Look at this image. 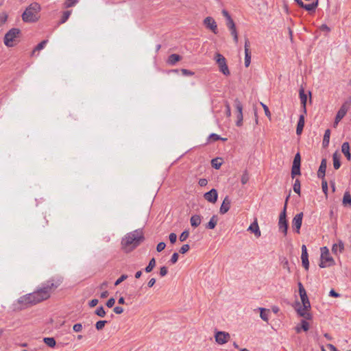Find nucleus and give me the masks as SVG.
<instances>
[{
  "mask_svg": "<svg viewBox=\"0 0 351 351\" xmlns=\"http://www.w3.org/2000/svg\"><path fill=\"white\" fill-rule=\"evenodd\" d=\"M113 311L116 314H121L123 312V308L121 306H115Z\"/></svg>",
  "mask_w": 351,
  "mask_h": 351,
  "instance_id": "nucleus-59",
  "label": "nucleus"
},
{
  "mask_svg": "<svg viewBox=\"0 0 351 351\" xmlns=\"http://www.w3.org/2000/svg\"><path fill=\"white\" fill-rule=\"evenodd\" d=\"M181 72L184 75H193L194 74L193 72L185 69H182L181 70Z\"/></svg>",
  "mask_w": 351,
  "mask_h": 351,
  "instance_id": "nucleus-60",
  "label": "nucleus"
},
{
  "mask_svg": "<svg viewBox=\"0 0 351 351\" xmlns=\"http://www.w3.org/2000/svg\"><path fill=\"white\" fill-rule=\"evenodd\" d=\"M143 240V234L141 230H136L127 233L121 240L122 250L130 252L135 249Z\"/></svg>",
  "mask_w": 351,
  "mask_h": 351,
  "instance_id": "nucleus-2",
  "label": "nucleus"
},
{
  "mask_svg": "<svg viewBox=\"0 0 351 351\" xmlns=\"http://www.w3.org/2000/svg\"><path fill=\"white\" fill-rule=\"evenodd\" d=\"M282 267L287 269L289 273L291 272L290 268L289 267V262L286 258H285L284 261L282 262Z\"/></svg>",
  "mask_w": 351,
  "mask_h": 351,
  "instance_id": "nucleus-55",
  "label": "nucleus"
},
{
  "mask_svg": "<svg viewBox=\"0 0 351 351\" xmlns=\"http://www.w3.org/2000/svg\"><path fill=\"white\" fill-rule=\"evenodd\" d=\"M301 162V156L299 152H298L294 157L293 165H300Z\"/></svg>",
  "mask_w": 351,
  "mask_h": 351,
  "instance_id": "nucleus-43",
  "label": "nucleus"
},
{
  "mask_svg": "<svg viewBox=\"0 0 351 351\" xmlns=\"http://www.w3.org/2000/svg\"><path fill=\"white\" fill-rule=\"evenodd\" d=\"M198 183H199V186H204L208 184V181L206 179L202 178L199 180Z\"/></svg>",
  "mask_w": 351,
  "mask_h": 351,
  "instance_id": "nucleus-64",
  "label": "nucleus"
},
{
  "mask_svg": "<svg viewBox=\"0 0 351 351\" xmlns=\"http://www.w3.org/2000/svg\"><path fill=\"white\" fill-rule=\"evenodd\" d=\"M318 5V0L310 4H303L302 8L308 12L314 11Z\"/></svg>",
  "mask_w": 351,
  "mask_h": 351,
  "instance_id": "nucleus-29",
  "label": "nucleus"
},
{
  "mask_svg": "<svg viewBox=\"0 0 351 351\" xmlns=\"http://www.w3.org/2000/svg\"><path fill=\"white\" fill-rule=\"evenodd\" d=\"M300 165H292L291 169V177L293 178L295 176L300 175Z\"/></svg>",
  "mask_w": 351,
  "mask_h": 351,
  "instance_id": "nucleus-34",
  "label": "nucleus"
},
{
  "mask_svg": "<svg viewBox=\"0 0 351 351\" xmlns=\"http://www.w3.org/2000/svg\"><path fill=\"white\" fill-rule=\"evenodd\" d=\"M344 250V244L342 241L339 240L338 243L333 244L332 247V252L335 254L341 253Z\"/></svg>",
  "mask_w": 351,
  "mask_h": 351,
  "instance_id": "nucleus-22",
  "label": "nucleus"
},
{
  "mask_svg": "<svg viewBox=\"0 0 351 351\" xmlns=\"http://www.w3.org/2000/svg\"><path fill=\"white\" fill-rule=\"evenodd\" d=\"M48 40H43L42 42H40L36 47L35 49L33 50L32 51V54H34L35 53L36 51H40L41 49H43L46 44L47 43Z\"/></svg>",
  "mask_w": 351,
  "mask_h": 351,
  "instance_id": "nucleus-38",
  "label": "nucleus"
},
{
  "mask_svg": "<svg viewBox=\"0 0 351 351\" xmlns=\"http://www.w3.org/2000/svg\"><path fill=\"white\" fill-rule=\"evenodd\" d=\"M211 165L214 168L218 169L220 168L221 162H219L217 158H214L211 160Z\"/></svg>",
  "mask_w": 351,
  "mask_h": 351,
  "instance_id": "nucleus-44",
  "label": "nucleus"
},
{
  "mask_svg": "<svg viewBox=\"0 0 351 351\" xmlns=\"http://www.w3.org/2000/svg\"><path fill=\"white\" fill-rule=\"evenodd\" d=\"M218 140H221L222 141H227V138H222L219 135L215 134V133L210 134L209 136L208 137V143L215 142Z\"/></svg>",
  "mask_w": 351,
  "mask_h": 351,
  "instance_id": "nucleus-27",
  "label": "nucleus"
},
{
  "mask_svg": "<svg viewBox=\"0 0 351 351\" xmlns=\"http://www.w3.org/2000/svg\"><path fill=\"white\" fill-rule=\"evenodd\" d=\"M156 265V261H155V258H152L148 265L145 267V271L147 273H149V272H151L152 271V269H154V267H155Z\"/></svg>",
  "mask_w": 351,
  "mask_h": 351,
  "instance_id": "nucleus-35",
  "label": "nucleus"
},
{
  "mask_svg": "<svg viewBox=\"0 0 351 351\" xmlns=\"http://www.w3.org/2000/svg\"><path fill=\"white\" fill-rule=\"evenodd\" d=\"M189 236V230H184L180 236V241L183 242L186 240V239Z\"/></svg>",
  "mask_w": 351,
  "mask_h": 351,
  "instance_id": "nucleus-46",
  "label": "nucleus"
},
{
  "mask_svg": "<svg viewBox=\"0 0 351 351\" xmlns=\"http://www.w3.org/2000/svg\"><path fill=\"white\" fill-rule=\"evenodd\" d=\"M215 60L219 67L220 71L222 72L226 75H229L230 71L227 66L226 60L224 56L219 53H217L215 56Z\"/></svg>",
  "mask_w": 351,
  "mask_h": 351,
  "instance_id": "nucleus-8",
  "label": "nucleus"
},
{
  "mask_svg": "<svg viewBox=\"0 0 351 351\" xmlns=\"http://www.w3.org/2000/svg\"><path fill=\"white\" fill-rule=\"evenodd\" d=\"M128 278V276L125 275V274H123L121 275L117 280L116 282H114V285L115 286H117L119 285L121 282H122L123 281H124L125 279H127Z\"/></svg>",
  "mask_w": 351,
  "mask_h": 351,
  "instance_id": "nucleus-49",
  "label": "nucleus"
},
{
  "mask_svg": "<svg viewBox=\"0 0 351 351\" xmlns=\"http://www.w3.org/2000/svg\"><path fill=\"white\" fill-rule=\"evenodd\" d=\"M261 105H262V106H263V108L264 109L265 115L267 117L270 118L271 117V113H270V111H269L268 107L265 104H264L263 103H261Z\"/></svg>",
  "mask_w": 351,
  "mask_h": 351,
  "instance_id": "nucleus-54",
  "label": "nucleus"
},
{
  "mask_svg": "<svg viewBox=\"0 0 351 351\" xmlns=\"http://www.w3.org/2000/svg\"><path fill=\"white\" fill-rule=\"evenodd\" d=\"M20 29L18 28H12L5 35L3 38L4 45L8 47H12L16 45V40L20 34Z\"/></svg>",
  "mask_w": 351,
  "mask_h": 351,
  "instance_id": "nucleus-7",
  "label": "nucleus"
},
{
  "mask_svg": "<svg viewBox=\"0 0 351 351\" xmlns=\"http://www.w3.org/2000/svg\"><path fill=\"white\" fill-rule=\"evenodd\" d=\"M201 217L198 215H193L190 219L191 226L195 228L197 227L201 223Z\"/></svg>",
  "mask_w": 351,
  "mask_h": 351,
  "instance_id": "nucleus-26",
  "label": "nucleus"
},
{
  "mask_svg": "<svg viewBox=\"0 0 351 351\" xmlns=\"http://www.w3.org/2000/svg\"><path fill=\"white\" fill-rule=\"evenodd\" d=\"M260 310V317L261 318L265 321L268 322L269 320V310L265 309L264 308H259Z\"/></svg>",
  "mask_w": 351,
  "mask_h": 351,
  "instance_id": "nucleus-28",
  "label": "nucleus"
},
{
  "mask_svg": "<svg viewBox=\"0 0 351 351\" xmlns=\"http://www.w3.org/2000/svg\"><path fill=\"white\" fill-rule=\"evenodd\" d=\"M217 223V217L216 215H213L209 222L206 225V228L208 229H214Z\"/></svg>",
  "mask_w": 351,
  "mask_h": 351,
  "instance_id": "nucleus-32",
  "label": "nucleus"
},
{
  "mask_svg": "<svg viewBox=\"0 0 351 351\" xmlns=\"http://www.w3.org/2000/svg\"><path fill=\"white\" fill-rule=\"evenodd\" d=\"M330 130L329 129H327L325 131V133L324 135V138H323V142H322L323 147H326L328 145L329 141H330Z\"/></svg>",
  "mask_w": 351,
  "mask_h": 351,
  "instance_id": "nucleus-31",
  "label": "nucleus"
},
{
  "mask_svg": "<svg viewBox=\"0 0 351 351\" xmlns=\"http://www.w3.org/2000/svg\"><path fill=\"white\" fill-rule=\"evenodd\" d=\"M62 282L61 276H53L35 291L20 297L18 303L23 307L34 305L50 298L51 293Z\"/></svg>",
  "mask_w": 351,
  "mask_h": 351,
  "instance_id": "nucleus-1",
  "label": "nucleus"
},
{
  "mask_svg": "<svg viewBox=\"0 0 351 351\" xmlns=\"http://www.w3.org/2000/svg\"><path fill=\"white\" fill-rule=\"evenodd\" d=\"M203 23L207 29L211 30L214 34L217 33V25L213 17H206L203 21Z\"/></svg>",
  "mask_w": 351,
  "mask_h": 351,
  "instance_id": "nucleus-11",
  "label": "nucleus"
},
{
  "mask_svg": "<svg viewBox=\"0 0 351 351\" xmlns=\"http://www.w3.org/2000/svg\"><path fill=\"white\" fill-rule=\"evenodd\" d=\"M237 110H238V112L240 114V116L239 115L238 116V119H237V125L239 126V125H241V106H237Z\"/></svg>",
  "mask_w": 351,
  "mask_h": 351,
  "instance_id": "nucleus-52",
  "label": "nucleus"
},
{
  "mask_svg": "<svg viewBox=\"0 0 351 351\" xmlns=\"http://www.w3.org/2000/svg\"><path fill=\"white\" fill-rule=\"evenodd\" d=\"M71 14V10L64 11L61 17L60 23H61V24L64 23L68 20V19L69 18Z\"/></svg>",
  "mask_w": 351,
  "mask_h": 351,
  "instance_id": "nucleus-36",
  "label": "nucleus"
},
{
  "mask_svg": "<svg viewBox=\"0 0 351 351\" xmlns=\"http://www.w3.org/2000/svg\"><path fill=\"white\" fill-rule=\"evenodd\" d=\"M321 262L319 266L321 268H325L334 265L335 262L333 258L330 255L329 250L326 247H321Z\"/></svg>",
  "mask_w": 351,
  "mask_h": 351,
  "instance_id": "nucleus-6",
  "label": "nucleus"
},
{
  "mask_svg": "<svg viewBox=\"0 0 351 351\" xmlns=\"http://www.w3.org/2000/svg\"><path fill=\"white\" fill-rule=\"evenodd\" d=\"M214 337L217 344L223 345L230 341V335L224 331H215Z\"/></svg>",
  "mask_w": 351,
  "mask_h": 351,
  "instance_id": "nucleus-9",
  "label": "nucleus"
},
{
  "mask_svg": "<svg viewBox=\"0 0 351 351\" xmlns=\"http://www.w3.org/2000/svg\"><path fill=\"white\" fill-rule=\"evenodd\" d=\"M206 200L210 203H215L217 200V191L215 189H212L208 192L206 193L204 195Z\"/></svg>",
  "mask_w": 351,
  "mask_h": 351,
  "instance_id": "nucleus-14",
  "label": "nucleus"
},
{
  "mask_svg": "<svg viewBox=\"0 0 351 351\" xmlns=\"http://www.w3.org/2000/svg\"><path fill=\"white\" fill-rule=\"evenodd\" d=\"M8 19V14L5 12L0 13V27L5 23Z\"/></svg>",
  "mask_w": 351,
  "mask_h": 351,
  "instance_id": "nucleus-42",
  "label": "nucleus"
},
{
  "mask_svg": "<svg viewBox=\"0 0 351 351\" xmlns=\"http://www.w3.org/2000/svg\"><path fill=\"white\" fill-rule=\"evenodd\" d=\"M180 60H181V57L179 55L173 53L169 56L168 63L171 65H173L177 62L180 61Z\"/></svg>",
  "mask_w": 351,
  "mask_h": 351,
  "instance_id": "nucleus-30",
  "label": "nucleus"
},
{
  "mask_svg": "<svg viewBox=\"0 0 351 351\" xmlns=\"http://www.w3.org/2000/svg\"><path fill=\"white\" fill-rule=\"evenodd\" d=\"M178 257L179 255L177 252L173 253L170 260L171 263L175 264L178 261Z\"/></svg>",
  "mask_w": 351,
  "mask_h": 351,
  "instance_id": "nucleus-53",
  "label": "nucleus"
},
{
  "mask_svg": "<svg viewBox=\"0 0 351 351\" xmlns=\"http://www.w3.org/2000/svg\"><path fill=\"white\" fill-rule=\"evenodd\" d=\"M226 25L231 32L232 36L234 37V40L236 43L238 42V35L237 33L236 27L233 20L230 18L227 20Z\"/></svg>",
  "mask_w": 351,
  "mask_h": 351,
  "instance_id": "nucleus-16",
  "label": "nucleus"
},
{
  "mask_svg": "<svg viewBox=\"0 0 351 351\" xmlns=\"http://www.w3.org/2000/svg\"><path fill=\"white\" fill-rule=\"evenodd\" d=\"M95 313L100 317H104L106 315V311L103 306H99L97 308L95 312Z\"/></svg>",
  "mask_w": 351,
  "mask_h": 351,
  "instance_id": "nucleus-41",
  "label": "nucleus"
},
{
  "mask_svg": "<svg viewBox=\"0 0 351 351\" xmlns=\"http://www.w3.org/2000/svg\"><path fill=\"white\" fill-rule=\"evenodd\" d=\"M302 266L305 268V269L308 270L309 268V262H308V256L307 253L306 247L305 245H302Z\"/></svg>",
  "mask_w": 351,
  "mask_h": 351,
  "instance_id": "nucleus-13",
  "label": "nucleus"
},
{
  "mask_svg": "<svg viewBox=\"0 0 351 351\" xmlns=\"http://www.w3.org/2000/svg\"><path fill=\"white\" fill-rule=\"evenodd\" d=\"M40 5L36 2L31 3L22 14V19L26 23L36 22L38 19Z\"/></svg>",
  "mask_w": 351,
  "mask_h": 351,
  "instance_id": "nucleus-4",
  "label": "nucleus"
},
{
  "mask_svg": "<svg viewBox=\"0 0 351 351\" xmlns=\"http://www.w3.org/2000/svg\"><path fill=\"white\" fill-rule=\"evenodd\" d=\"M351 105V100L344 102L338 110L336 118L337 121H340L346 114Z\"/></svg>",
  "mask_w": 351,
  "mask_h": 351,
  "instance_id": "nucleus-10",
  "label": "nucleus"
},
{
  "mask_svg": "<svg viewBox=\"0 0 351 351\" xmlns=\"http://www.w3.org/2000/svg\"><path fill=\"white\" fill-rule=\"evenodd\" d=\"M341 151L343 154L345 155V156L347 158L348 160L351 158V154L350 152V145L348 142H345L343 143L341 146Z\"/></svg>",
  "mask_w": 351,
  "mask_h": 351,
  "instance_id": "nucleus-24",
  "label": "nucleus"
},
{
  "mask_svg": "<svg viewBox=\"0 0 351 351\" xmlns=\"http://www.w3.org/2000/svg\"><path fill=\"white\" fill-rule=\"evenodd\" d=\"M289 196L290 195H289L285 199V205H284L282 212L280 214L279 221H278L279 230L281 231L282 232H283L285 235H287V229H288V222L286 219V216H287V202H288Z\"/></svg>",
  "mask_w": 351,
  "mask_h": 351,
  "instance_id": "nucleus-5",
  "label": "nucleus"
},
{
  "mask_svg": "<svg viewBox=\"0 0 351 351\" xmlns=\"http://www.w3.org/2000/svg\"><path fill=\"white\" fill-rule=\"evenodd\" d=\"M298 289L302 306L298 302L297 305L298 306V308H296L295 310L300 317H302L306 319H311V315L308 313V311L311 309V304L306 290L301 282H298Z\"/></svg>",
  "mask_w": 351,
  "mask_h": 351,
  "instance_id": "nucleus-3",
  "label": "nucleus"
},
{
  "mask_svg": "<svg viewBox=\"0 0 351 351\" xmlns=\"http://www.w3.org/2000/svg\"><path fill=\"white\" fill-rule=\"evenodd\" d=\"M326 166H327V160L326 158H322V160L321 161L320 166L317 171V177L319 178H324L325 177Z\"/></svg>",
  "mask_w": 351,
  "mask_h": 351,
  "instance_id": "nucleus-18",
  "label": "nucleus"
},
{
  "mask_svg": "<svg viewBox=\"0 0 351 351\" xmlns=\"http://www.w3.org/2000/svg\"><path fill=\"white\" fill-rule=\"evenodd\" d=\"M99 301L97 299H93L89 302L90 307H94L98 304Z\"/></svg>",
  "mask_w": 351,
  "mask_h": 351,
  "instance_id": "nucleus-63",
  "label": "nucleus"
},
{
  "mask_svg": "<svg viewBox=\"0 0 351 351\" xmlns=\"http://www.w3.org/2000/svg\"><path fill=\"white\" fill-rule=\"evenodd\" d=\"M43 341L50 348H53L56 343V340L53 337H45Z\"/></svg>",
  "mask_w": 351,
  "mask_h": 351,
  "instance_id": "nucleus-33",
  "label": "nucleus"
},
{
  "mask_svg": "<svg viewBox=\"0 0 351 351\" xmlns=\"http://www.w3.org/2000/svg\"><path fill=\"white\" fill-rule=\"evenodd\" d=\"M333 167L335 169H339L341 167L340 156L337 152H335L332 155Z\"/></svg>",
  "mask_w": 351,
  "mask_h": 351,
  "instance_id": "nucleus-25",
  "label": "nucleus"
},
{
  "mask_svg": "<svg viewBox=\"0 0 351 351\" xmlns=\"http://www.w3.org/2000/svg\"><path fill=\"white\" fill-rule=\"evenodd\" d=\"M303 213L297 214L292 220V227L295 229L297 233H300V230L302 223Z\"/></svg>",
  "mask_w": 351,
  "mask_h": 351,
  "instance_id": "nucleus-12",
  "label": "nucleus"
},
{
  "mask_svg": "<svg viewBox=\"0 0 351 351\" xmlns=\"http://www.w3.org/2000/svg\"><path fill=\"white\" fill-rule=\"evenodd\" d=\"M230 207V200L228 198V197H226L221 205V207L219 209L220 213L221 214L226 213L229 210Z\"/></svg>",
  "mask_w": 351,
  "mask_h": 351,
  "instance_id": "nucleus-20",
  "label": "nucleus"
},
{
  "mask_svg": "<svg viewBox=\"0 0 351 351\" xmlns=\"http://www.w3.org/2000/svg\"><path fill=\"white\" fill-rule=\"evenodd\" d=\"M301 328L304 331H307L309 329V324L306 320H302Z\"/></svg>",
  "mask_w": 351,
  "mask_h": 351,
  "instance_id": "nucleus-48",
  "label": "nucleus"
},
{
  "mask_svg": "<svg viewBox=\"0 0 351 351\" xmlns=\"http://www.w3.org/2000/svg\"><path fill=\"white\" fill-rule=\"evenodd\" d=\"M82 328H83V326H82V324H80V323L75 324L73 326V330L75 332H81L82 330Z\"/></svg>",
  "mask_w": 351,
  "mask_h": 351,
  "instance_id": "nucleus-47",
  "label": "nucleus"
},
{
  "mask_svg": "<svg viewBox=\"0 0 351 351\" xmlns=\"http://www.w3.org/2000/svg\"><path fill=\"white\" fill-rule=\"evenodd\" d=\"M169 241L171 243H174L177 240V235L175 233H171L169 236Z\"/></svg>",
  "mask_w": 351,
  "mask_h": 351,
  "instance_id": "nucleus-56",
  "label": "nucleus"
},
{
  "mask_svg": "<svg viewBox=\"0 0 351 351\" xmlns=\"http://www.w3.org/2000/svg\"><path fill=\"white\" fill-rule=\"evenodd\" d=\"M247 230L254 234L256 238H258L261 235V230L257 222V219H255L254 221L248 227Z\"/></svg>",
  "mask_w": 351,
  "mask_h": 351,
  "instance_id": "nucleus-15",
  "label": "nucleus"
},
{
  "mask_svg": "<svg viewBox=\"0 0 351 351\" xmlns=\"http://www.w3.org/2000/svg\"><path fill=\"white\" fill-rule=\"evenodd\" d=\"M306 114L303 113L299 117V120H298L297 128H296V134L298 135H300L302 132L303 128L304 127V123H305L304 118H305Z\"/></svg>",
  "mask_w": 351,
  "mask_h": 351,
  "instance_id": "nucleus-21",
  "label": "nucleus"
},
{
  "mask_svg": "<svg viewBox=\"0 0 351 351\" xmlns=\"http://www.w3.org/2000/svg\"><path fill=\"white\" fill-rule=\"evenodd\" d=\"M167 268L165 266L162 267L160 269V275L163 277L167 275Z\"/></svg>",
  "mask_w": 351,
  "mask_h": 351,
  "instance_id": "nucleus-58",
  "label": "nucleus"
},
{
  "mask_svg": "<svg viewBox=\"0 0 351 351\" xmlns=\"http://www.w3.org/2000/svg\"><path fill=\"white\" fill-rule=\"evenodd\" d=\"M252 53L248 48L247 41L245 42V66L248 67L251 62Z\"/></svg>",
  "mask_w": 351,
  "mask_h": 351,
  "instance_id": "nucleus-19",
  "label": "nucleus"
},
{
  "mask_svg": "<svg viewBox=\"0 0 351 351\" xmlns=\"http://www.w3.org/2000/svg\"><path fill=\"white\" fill-rule=\"evenodd\" d=\"M80 0H66L64 3V7L69 8L73 7Z\"/></svg>",
  "mask_w": 351,
  "mask_h": 351,
  "instance_id": "nucleus-37",
  "label": "nucleus"
},
{
  "mask_svg": "<svg viewBox=\"0 0 351 351\" xmlns=\"http://www.w3.org/2000/svg\"><path fill=\"white\" fill-rule=\"evenodd\" d=\"M320 29L324 32H330V28L326 24H322L320 26Z\"/></svg>",
  "mask_w": 351,
  "mask_h": 351,
  "instance_id": "nucleus-61",
  "label": "nucleus"
},
{
  "mask_svg": "<svg viewBox=\"0 0 351 351\" xmlns=\"http://www.w3.org/2000/svg\"><path fill=\"white\" fill-rule=\"evenodd\" d=\"M166 247V244L164 242H160L156 246V250L158 252H162Z\"/></svg>",
  "mask_w": 351,
  "mask_h": 351,
  "instance_id": "nucleus-51",
  "label": "nucleus"
},
{
  "mask_svg": "<svg viewBox=\"0 0 351 351\" xmlns=\"http://www.w3.org/2000/svg\"><path fill=\"white\" fill-rule=\"evenodd\" d=\"M108 323L107 321L106 320H100V321H98L96 324H95V328L97 330H102L105 325Z\"/></svg>",
  "mask_w": 351,
  "mask_h": 351,
  "instance_id": "nucleus-40",
  "label": "nucleus"
},
{
  "mask_svg": "<svg viewBox=\"0 0 351 351\" xmlns=\"http://www.w3.org/2000/svg\"><path fill=\"white\" fill-rule=\"evenodd\" d=\"M115 303V300L113 298H110L107 302H106V306L108 307V308H111L114 306Z\"/></svg>",
  "mask_w": 351,
  "mask_h": 351,
  "instance_id": "nucleus-57",
  "label": "nucleus"
},
{
  "mask_svg": "<svg viewBox=\"0 0 351 351\" xmlns=\"http://www.w3.org/2000/svg\"><path fill=\"white\" fill-rule=\"evenodd\" d=\"M322 180V191L323 192L327 195V193H328V184H327V182L326 180L324 178H321Z\"/></svg>",
  "mask_w": 351,
  "mask_h": 351,
  "instance_id": "nucleus-45",
  "label": "nucleus"
},
{
  "mask_svg": "<svg viewBox=\"0 0 351 351\" xmlns=\"http://www.w3.org/2000/svg\"><path fill=\"white\" fill-rule=\"evenodd\" d=\"M300 99L301 101L302 111L304 114H306V101L307 95L305 93L304 88H301L299 90Z\"/></svg>",
  "mask_w": 351,
  "mask_h": 351,
  "instance_id": "nucleus-17",
  "label": "nucleus"
},
{
  "mask_svg": "<svg viewBox=\"0 0 351 351\" xmlns=\"http://www.w3.org/2000/svg\"><path fill=\"white\" fill-rule=\"evenodd\" d=\"M329 295L334 298H339L340 296L339 293L336 292L334 289L330 291Z\"/></svg>",
  "mask_w": 351,
  "mask_h": 351,
  "instance_id": "nucleus-62",
  "label": "nucleus"
},
{
  "mask_svg": "<svg viewBox=\"0 0 351 351\" xmlns=\"http://www.w3.org/2000/svg\"><path fill=\"white\" fill-rule=\"evenodd\" d=\"M293 189L295 193L300 195V182L298 179L295 180Z\"/></svg>",
  "mask_w": 351,
  "mask_h": 351,
  "instance_id": "nucleus-39",
  "label": "nucleus"
},
{
  "mask_svg": "<svg viewBox=\"0 0 351 351\" xmlns=\"http://www.w3.org/2000/svg\"><path fill=\"white\" fill-rule=\"evenodd\" d=\"M342 204L345 207H351V195L348 191H346L343 194Z\"/></svg>",
  "mask_w": 351,
  "mask_h": 351,
  "instance_id": "nucleus-23",
  "label": "nucleus"
},
{
  "mask_svg": "<svg viewBox=\"0 0 351 351\" xmlns=\"http://www.w3.org/2000/svg\"><path fill=\"white\" fill-rule=\"evenodd\" d=\"M189 249H190L189 245H188V244H184V245H183L180 247V249L179 252H180V253H181V254H185L186 252H187L189 250Z\"/></svg>",
  "mask_w": 351,
  "mask_h": 351,
  "instance_id": "nucleus-50",
  "label": "nucleus"
}]
</instances>
